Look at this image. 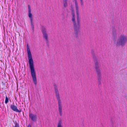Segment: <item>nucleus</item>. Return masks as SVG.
I'll return each instance as SVG.
<instances>
[{"label": "nucleus", "instance_id": "f257e3e1", "mask_svg": "<svg viewBox=\"0 0 127 127\" xmlns=\"http://www.w3.org/2000/svg\"><path fill=\"white\" fill-rule=\"evenodd\" d=\"M76 14V22L75 18V14L73 10L72 11V20L73 23L74 32L75 37L77 38L79 37V33L80 32L81 27L80 19L79 16V8L77 0H74Z\"/></svg>", "mask_w": 127, "mask_h": 127}, {"label": "nucleus", "instance_id": "f03ea898", "mask_svg": "<svg viewBox=\"0 0 127 127\" xmlns=\"http://www.w3.org/2000/svg\"><path fill=\"white\" fill-rule=\"evenodd\" d=\"M27 51L29 67L31 76L34 84L35 85H36L37 82L36 73L34 68L33 60L30 49L29 47L28 44H27Z\"/></svg>", "mask_w": 127, "mask_h": 127}, {"label": "nucleus", "instance_id": "7ed1b4c3", "mask_svg": "<svg viewBox=\"0 0 127 127\" xmlns=\"http://www.w3.org/2000/svg\"><path fill=\"white\" fill-rule=\"evenodd\" d=\"M92 53L93 56V58L95 60V68L97 75V79L98 80V85L99 87L100 88L101 86V80L102 79V74L100 68V65L99 64L98 62L96 60L95 54L93 50L92 51Z\"/></svg>", "mask_w": 127, "mask_h": 127}, {"label": "nucleus", "instance_id": "20e7f679", "mask_svg": "<svg viewBox=\"0 0 127 127\" xmlns=\"http://www.w3.org/2000/svg\"><path fill=\"white\" fill-rule=\"evenodd\" d=\"M53 86L55 92L56 96L58 101L59 114L60 116H61L62 115V105L60 98L59 92L56 83H54V84Z\"/></svg>", "mask_w": 127, "mask_h": 127}, {"label": "nucleus", "instance_id": "39448f33", "mask_svg": "<svg viewBox=\"0 0 127 127\" xmlns=\"http://www.w3.org/2000/svg\"><path fill=\"white\" fill-rule=\"evenodd\" d=\"M127 42V36L124 35L122 34L117 39L116 43V46H124Z\"/></svg>", "mask_w": 127, "mask_h": 127}, {"label": "nucleus", "instance_id": "423d86ee", "mask_svg": "<svg viewBox=\"0 0 127 127\" xmlns=\"http://www.w3.org/2000/svg\"><path fill=\"white\" fill-rule=\"evenodd\" d=\"M41 30L42 33L43 37L45 39L46 43L48 46L49 45V41L48 40V36L46 32V28L43 26H41Z\"/></svg>", "mask_w": 127, "mask_h": 127}, {"label": "nucleus", "instance_id": "0eeeda50", "mask_svg": "<svg viewBox=\"0 0 127 127\" xmlns=\"http://www.w3.org/2000/svg\"><path fill=\"white\" fill-rule=\"evenodd\" d=\"M28 16L30 19L31 24L33 32L34 31V23L33 21V18L31 13V9L30 5H28Z\"/></svg>", "mask_w": 127, "mask_h": 127}, {"label": "nucleus", "instance_id": "6e6552de", "mask_svg": "<svg viewBox=\"0 0 127 127\" xmlns=\"http://www.w3.org/2000/svg\"><path fill=\"white\" fill-rule=\"evenodd\" d=\"M10 107L11 109L14 111L19 113H20L21 112V110H19L17 109V106L11 104L10 105Z\"/></svg>", "mask_w": 127, "mask_h": 127}, {"label": "nucleus", "instance_id": "1a4fd4ad", "mask_svg": "<svg viewBox=\"0 0 127 127\" xmlns=\"http://www.w3.org/2000/svg\"><path fill=\"white\" fill-rule=\"evenodd\" d=\"M29 116L32 120L33 121H35L36 120V116L35 115L33 114L32 113H29Z\"/></svg>", "mask_w": 127, "mask_h": 127}, {"label": "nucleus", "instance_id": "9d476101", "mask_svg": "<svg viewBox=\"0 0 127 127\" xmlns=\"http://www.w3.org/2000/svg\"><path fill=\"white\" fill-rule=\"evenodd\" d=\"M112 34L114 37H117V34L116 30L115 29H113Z\"/></svg>", "mask_w": 127, "mask_h": 127}, {"label": "nucleus", "instance_id": "9b49d317", "mask_svg": "<svg viewBox=\"0 0 127 127\" xmlns=\"http://www.w3.org/2000/svg\"><path fill=\"white\" fill-rule=\"evenodd\" d=\"M64 6V7H66L68 6V4L67 0H63Z\"/></svg>", "mask_w": 127, "mask_h": 127}, {"label": "nucleus", "instance_id": "f8f14e48", "mask_svg": "<svg viewBox=\"0 0 127 127\" xmlns=\"http://www.w3.org/2000/svg\"><path fill=\"white\" fill-rule=\"evenodd\" d=\"M57 127H63L62 125V122L61 120H59L58 124Z\"/></svg>", "mask_w": 127, "mask_h": 127}, {"label": "nucleus", "instance_id": "ddd939ff", "mask_svg": "<svg viewBox=\"0 0 127 127\" xmlns=\"http://www.w3.org/2000/svg\"><path fill=\"white\" fill-rule=\"evenodd\" d=\"M8 101V99L7 97V96H6V98L5 100V104H7Z\"/></svg>", "mask_w": 127, "mask_h": 127}, {"label": "nucleus", "instance_id": "4468645a", "mask_svg": "<svg viewBox=\"0 0 127 127\" xmlns=\"http://www.w3.org/2000/svg\"><path fill=\"white\" fill-rule=\"evenodd\" d=\"M13 127H19V124L17 123L16 122L15 124V126H13Z\"/></svg>", "mask_w": 127, "mask_h": 127}, {"label": "nucleus", "instance_id": "2eb2a0df", "mask_svg": "<svg viewBox=\"0 0 127 127\" xmlns=\"http://www.w3.org/2000/svg\"><path fill=\"white\" fill-rule=\"evenodd\" d=\"M81 5L82 6H83L84 5L83 0H80Z\"/></svg>", "mask_w": 127, "mask_h": 127}, {"label": "nucleus", "instance_id": "dca6fc26", "mask_svg": "<svg viewBox=\"0 0 127 127\" xmlns=\"http://www.w3.org/2000/svg\"><path fill=\"white\" fill-rule=\"evenodd\" d=\"M2 83L3 85L4 86L5 85V83H4L3 82H2Z\"/></svg>", "mask_w": 127, "mask_h": 127}, {"label": "nucleus", "instance_id": "f3484780", "mask_svg": "<svg viewBox=\"0 0 127 127\" xmlns=\"http://www.w3.org/2000/svg\"><path fill=\"white\" fill-rule=\"evenodd\" d=\"M28 127H31V125H28Z\"/></svg>", "mask_w": 127, "mask_h": 127}]
</instances>
